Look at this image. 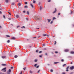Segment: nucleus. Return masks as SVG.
<instances>
[{"mask_svg":"<svg viewBox=\"0 0 74 74\" xmlns=\"http://www.w3.org/2000/svg\"><path fill=\"white\" fill-rule=\"evenodd\" d=\"M16 17L17 18H19V15H16Z\"/></svg>","mask_w":74,"mask_h":74,"instance_id":"nucleus-23","label":"nucleus"},{"mask_svg":"<svg viewBox=\"0 0 74 74\" xmlns=\"http://www.w3.org/2000/svg\"><path fill=\"white\" fill-rule=\"evenodd\" d=\"M2 74V73H0V74Z\"/></svg>","mask_w":74,"mask_h":74,"instance_id":"nucleus-64","label":"nucleus"},{"mask_svg":"<svg viewBox=\"0 0 74 74\" xmlns=\"http://www.w3.org/2000/svg\"><path fill=\"white\" fill-rule=\"evenodd\" d=\"M40 70H39L38 71V73H39V72H40Z\"/></svg>","mask_w":74,"mask_h":74,"instance_id":"nucleus-50","label":"nucleus"},{"mask_svg":"<svg viewBox=\"0 0 74 74\" xmlns=\"http://www.w3.org/2000/svg\"><path fill=\"white\" fill-rule=\"evenodd\" d=\"M56 41H55L54 45H56Z\"/></svg>","mask_w":74,"mask_h":74,"instance_id":"nucleus-41","label":"nucleus"},{"mask_svg":"<svg viewBox=\"0 0 74 74\" xmlns=\"http://www.w3.org/2000/svg\"><path fill=\"white\" fill-rule=\"evenodd\" d=\"M37 62V60L36 59L34 60L35 62Z\"/></svg>","mask_w":74,"mask_h":74,"instance_id":"nucleus-24","label":"nucleus"},{"mask_svg":"<svg viewBox=\"0 0 74 74\" xmlns=\"http://www.w3.org/2000/svg\"><path fill=\"white\" fill-rule=\"evenodd\" d=\"M11 69H13V67L12 66V67H11Z\"/></svg>","mask_w":74,"mask_h":74,"instance_id":"nucleus-53","label":"nucleus"},{"mask_svg":"<svg viewBox=\"0 0 74 74\" xmlns=\"http://www.w3.org/2000/svg\"><path fill=\"white\" fill-rule=\"evenodd\" d=\"M51 19H47V21H48V22L49 23V22H50V21H51Z\"/></svg>","mask_w":74,"mask_h":74,"instance_id":"nucleus-14","label":"nucleus"},{"mask_svg":"<svg viewBox=\"0 0 74 74\" xmlns=\"http://www.w3.org/2000/svg\"><path fill=\"white\" fill-rule=\"evenodd\" d=\"M6 37H10V36H9V35H6Z\"/></svg>","mask_w":74,"mask_h":74,"instance_id":"nucleus-39","label":"nucleus"},{"mask_svg":"<svg viewBox=\"0 0 74 74\" xmlns=\"http://www.w3.org/2000/svg\"><path fill=\"white\" fill-rule=\"evenodd\" d=\"M21 28L22 29H23V28H24V29H25V27L24 26H23V27H21Z\"/></svg>","mask_w":74,"mask_h":74,"instance_id":"nucleus-16","label":"nucleus"},{"mask_svg":"<svg viewBox=\"0 0 74 74\" xmlns=\"http://www.w3.org/2000/svg\"><path fill=\"white\" fill-rule=\"evenodd\" d=\"M27 14L28 15H29V11L27 12Z\"/></svg>","mask_w":74,"mask_h":74,"instance_id":"nucleus-28","label":"nucleus"},{"mask_svg":"<svg viewBox=\"0 0 74 74\" xmlns=\"http://www.w3.org/2000/svg\"><path fill=\"white\" fill-rule=\"evenodd\" d=\"M46 36H47V37H49V35H47Z\"/></svg>","mask_w":74,"mask_h":74,"instance_id":"nucleus-60","label":"nucleus"},{"mask_svg":"<svg viewBox=\"0 0 74 74\" xmlns=\"http://www.w3.org/2000/svg\"><path fill=\"white\" fill-rule=\"evenodd\" d=\"M5 2H6V3H8V0H6L5 1Z\"/></svg>","mask_w":74,"mask_h":74,"instance_id":"nucleus-17","label":"nucleus"},{"mask_svg":"<svg viewBox=\"0 0 74 74\" xmlns=\"http://www.w3.org/2000/svg\"><path fill=\"white\" fill-rule=\"evenodd\" d=\"M3 17L4 19H5V16L4 15H3Z\"/></svg>","mask_w":74,"mask_h":74,"instance_id":"nucleus-26","label":"nucleus"},{"mask_svg":"<svg viewBox=\"0 0 74 74\" xmlns=\"http://www.w3.org/2000/svg\"><path fill=\"white\" fill-rule=\"evenodd\" d=\"M58 15H60V13H58Z\"/></svg>","mask_w":74,"mask_h":74,"instance_id":"nucleus-45","label":"nucleus"},{"mask_svg":"<svg viewBox=\"0 0 74 74\" xmlns=\"http://www.w3.org/2000/svg\"><path fill=\"white\" fill-rule=\"evenodd\" d=\"M15 38L14 37H13L11 39H12V40H15Z\"/></svg>","mask_w":74,"mask_h":74,"instance_id":"nucleus-9","label":"nucleus"},{"mask_svg":"<svg viewBox=\"0 0 74 74\" xmlns=\"http://www.w3.org/2000/svg\"><path fill=\"white\" fill-rule=\"evenodd\" d=\"M73 72H71L70 73H69V74H73Z\"/></svg>","mask_w":74,"mask_h":74,"instance_id":"nucleus-46","label":"nucleus"},{"mask_svg":"<svg viewBox=\"0 0 74 74\" xmlns=\"http://www.w3.org/2000/svg\"><path fill=\"white\" fill-rule=\"evenodd\" d=\"M23 13H25V12H26V11L25 10L23 11Z\"/></svg>","mask_w":74,"mask_h":74,"instance_id":"nucleus-49","label":"nucleus"},{"mask_svg":"<svg viewBox=\"0 0 74 74\" xmlns=\"http://www.w3.org/2000/svg\"><path fill=\"white\" fill-rule=\"evenodd\" d=\"M45 55H47V53H45Z\"/></svg>","mask_w":74,"mask_h":74,"instance_id":"nucleus-63","label":"nucleus"},{"mask_svg":"<svg viewBox=\"0 0 74 74\" xmlns=\"http://www.w3.org/2000/svg\"><path fill=\"white\" fill-rule=\"evenodd\" d=\"M65 66H66V64H64L62 66L63 67H64Z\"/></svg>","mask_w":74,"mask_h":74,"instance_id":"nucleus-25","label":"nucleus"},{"mask_svg":"<svg viewBox=\"0 0 74 74\" xmlns=\"http://www.w3.org/2000/svg\"><path fill=\"white\" fill-rule=\"evenodd\" d=\"M70 70H74V66H71V67L70 68Z\"/></svg>","mask_w":74,"mask_h":74,"instance_id":"nucleus-2","label":"nucleus"},{"mask_svg":"<svg viewBox=\"0 0 74 74\" xmlns=\"http://www.w3.org/2000/svg\"><path fill=\"white\" fill-rule=\"evenodd\" d=\"M47 49H44V50H46Z\"/></svg>","mask_w":74,"mask_h":74,"instance_id":"nucleus-62","label":"nucleus"},{"mask_svg":"<svg viewBox=\"0 0 74 74\" xmlns=\"http://www.w3.org/2000/svg\"><path fill=\"white\" fill-rule=\"evenodd\" d=\"M14 58H18V56H17V55L15 56Z\"/></svg>","mask_w":74,"mask_h":74,"instance_id":"nucleus-15","label":"nucleus"},{"mask_svg":"<svg viewBox=\"0 0 74 74\" xmlns=\"http://www.w3.org/2000/svg\"><path fill=\"white\" fill-rule=\"evenodd\" d=\"M56 12V9L55 8V10L53 12V14H55Z\"/></svg>","mask_w":74,"mask_h":74,"instance_id":"nucleus-5","label":"nucleus"},{"mask_svg":"<svg viewBox=\"0 0 74 74\" xmlns=\"http://www.w3.org/2000/svg\"><path fill=\"white\" fill-rule=\"evenodd\" d=\"M69 66H68V67H67V68H66V71H69Z\"/></svg>","mask_w":74,"mask_h":74,"instance_id":"nucleus-4","label":"nucleus"},{"mask_svg":"<svg viewBox=\"0 0 74 74\" xmlns=\"http://www.w3.org/2000/svg\"><path fill=\"white\" fill-rule=\"evenodd\" d=\"M8 72L11 73V69H9Z\"/></svg>","mask_w":74,"mask_h":74,"instance_id":"nucleus-12","label":"nucleus"},{"mask_svg":"<svg viewBox=\"0 0 74 74\" xmlns=\"http://www.w3.org/2000/svg\"><path fill=\"white\" fill-rule=\"evenodd\" d=\"M38 20H40V18H37Z\"/></svg>","mask_w":74,"mask_h":74,"instance_id":"nucleus-59","label":"nucleus"},{"mask_svg":"<svg viewBox=\"0 0 74 74\" xmlns=\"http://www.w3.org/2000/svg\"><path fill=\"white\" fill-rule=\"evenodd\" d=\"M22 74V71H21V72L19 73V74Z\"/></svg>","mask_w":74,"mask_h":74,"instance_id":"nucleus-52","label":"nucleus"},{"mask_svg":"<svg viewBox=\"0 0 74 74\" xmlns=\"http://www.w3.org/2000/svg\"><path fill=\"white\" fill-rule=\"evenodd\" d=\"M12 5H15V3H12Z\"/></svg>","mask_w":74,"mask_h":74,"instance_id":"nucleus-31","label":"nucleus"},{"mask_svg":"<svg viewBox=\"0 0 74 74\" xmlns=\"http://www.w3.org/2000/svg\"><path fill=\"white\" fill-rule=\"evenodd\" d=\"M24 8H28V6L27 5H26L24 6Z\"/></svg>","mask_w":74,"mask_h":74,"instance_id":"nucleus-10","label":"nucleus"},{"mask_svg":"<svg viewBox=\"0 0 74 74\" xmlns=\"http://www.w3.org/2000/svg\"><path fill=\"white\" fill-rule=\"evenodd\" d=\"M53 23V21H52L50 22V24H52Z\"/></svg>","mask_w":74,"mask_h":74,"instance_id":"nucleus-44","label":"nucleus"},{"mask_svg":"<svg viewBox=\"0 0 74 74\" xmlns=\"http://www.w3.org/2000/svg\"><path fill=\"white\" fill-rule=\"evenodd\" d=\"M62 74H66V73L63 72L62 73Z\"/></svg>","mask_w":74,"mask_h":74,"instance_id":"nucleus-51","label":"nucleus"},{"mask_svg":"<svg viewBox=\"0 0 74 74\" xmlns=\"http://www.w3.org/2000/svg\"><path fill=\"white\" fill-rule=\"evenodd\" d=\"M2 58V59H4V58H6V56H3L1 57Z\"/></svg>","mask_w":74,"mask_h":74,"instance_id":"nucleus-6","label":"nucleus"},{"mask_svg":"<svg viewBox=\"0 0 74 74\" xmlns=\"http://www.w3.org/2000/svg\"><path fill=\"white\" fill-rule=\"evenodd\" d=\"M11 74V72H10L8 71L7 72V74Z\"/></svg>","mask_w":74,"mask_h":74,"instance_id":"nucleus-18","label":"nucleus"},{"mask_svg":"<svg viewBox=\"0 0 74 74\" xmlns=\"http://www.w3.org/2000/svg\"><path fill=\"white\" fill-rule=\"evenodd\" d=\"M50 71L51 72H52L53 71V69H51V70H50Z\"/></svg>","mask_w":74,"mask_h":74,"instance_id":"nucleus-22","label":"nucleus"},{"mask_svg":"<svg viewBox=\"0 0 74 74\" xmlns=\"http://www.w3.org/2000/svg\"><path fill=\"white\" fill-rule=\"evenodd\" d=\"M57 63H59V62H54V64H57Z\"/></svg>","mask_w":74,"mask_h":74,"instance_id":"nucleus-19","label":"nucleus"},{"mask_svg":"<svg viewBox=\"0 0 74 74\" xmlns=\"http://www.w3.org/2000/svg\"><path fill=\"white\" fill-rule=\"evenodd\" d=\"M1 27H2L0 25V29H1Z\"/></svg>","mask_w":74,"mask_h":74,"instance_id":"nucleus-58","label":"nucleus"},{"mask_svg":"<svg viewBox=\"0 0 74 74\" xmlns=\"http://www.w3.org/2000/svg\"><path fill=\"white\" fill-rule=\"evenodd\" d=\"M42 53V51H40L39 52V53Z\"/></svg>","mask_w":74,"mask_h":74,"instance_id":"nucleus-38","label":"nucleus"},{"mask_svg":"<svg viewBox=\"0 0 74 74\" xmlns=\"http://www.w3.org/2000/svg\"><path fill=\"white\" fill-rule=\"evenodd\" d=\"M17 28H18V27H19V26H17Z\"/></svg>","mask_w":74,"mask_h":74,"instance_id":"nucleus-55","label":"nucleus"},{"mask_svg":"<svg viewBox=\"0 0 74 74\" xmlns=\"http://www.w3.org/2000/svg\"><path fill=\"white\" fill-rule=\"evenodd\" d=\"M71 54H74V52L73 51H71L70 52Z\"/></svg>","mask_w":74,"mask_h":74,"instance_id":"nucleus-11","label":"nucleus"},{"mask_svg":"<svg viewBox=\"0 0 74 74\" xmlns=\"http://www.w3.org/2000/svg\"><path fill=\"white\" fill-rule=\"evenodd\" d=\"M64 51L66 52H69V49H65Z\"/></svg>","mask_w":74,"mask_h":74,"instance_id":"nucleus-3","label":"nucleus"},{"mask_svg":"<svg viewBox=\"0 0 74 74\" xmlns=\"http://www.w3.org/2000/svg\"><path fill=\"white\" fill-rule=\"evenodd\" d=\"M38 50H37L36 51V52H37H37H38Z\"/></svg>","mask_w":74,"mask_h":74,"instance_id":"nucleus-48","label":"nucleus"},{"mask_svg":"<svg viewBox=\"0 0 74 74\" xmlns=\"http://www.w3.org/2000/svg\"><path fill=\"white\" fill-rule=\"evenodd\" d=\"M33 3H36V1H33Z\"/></svg>","mask_w":74,"mask_h":74,"instance_id":"nucleus-34","label":"nucleus"},{"mask_svg":"<svg viewBox=\"0 0 74 74\" xmlns=\"http://www.w3.org/2000/svg\"><path fill=\"white\" fill-rule=\"evenodd\" d=\"M61 61L62 62H64V60L63 59L61 60Z\"/></svg>","mask_w":74,"mask_h":74,"instance_id":"nucleus-47","label":"nucleus"},{"mask_svg":"<svg viewBox=\"0 0 74 74\" xmlns=\"http://www.w3.org/2000/svg\"><path fill=\"white\" fill-rule=\"evenodd\" d=\"M6 69L7 68L6 67H5L3 69H2L1 70V71H3V72H6V71H7V70H6Z\"/></svg>","mask_w":74,"mask_h":74,"instance_id":"nucleus-1","label":"nucleus"},{"mask_svg":"<svg viewBox=\"0 0 74 74\" xmlns=\"http://www.w3.org/2000/svg\"><path fill=\"white\" fill-rule=\"evenodd\" d=\"M8 19H9V20H11V19L10 18H8Z\"/></svg>","mask_w":74,"mask_h":74,"instance_id":"nucleus-36","label":"nucleus"},{"mask_svg":"<svg viewBox=\"0 0 74 74\" xmlns=\"http://www.w3.org/2000/svg\"><path fill=\"white\" fill-rule=\"evenodd\" d=\"M53 20H54V19H56V18H55V17H53Z\"/></svg>","mask_w":74,"mask_h":74,"instance_id":"nucleus-40","label":"nucleus"},{"mask_svg":"<svg viewBox=\"0 0 74 74\" xmlns=\"http://www.w3.org/2000/svg\"><path fill=\"white\" fill-rule=\"evenodd\" d=\"M51 0H48V2L49 3V2H51Z\"/></svg>","mask_w":74,"mask_h":74,"instance_id":"nucleus-42","label":"nucleus"},{"mask_svg":"<svg viewBox=\"0 0 74 74\" xmlns=\"http://www.w3.org/2000/svg\"><path fill=\"white\" fill-rule=\"evenodd\" d=\"M37 65V64H36L34 65V67H36V66Z\"/></svg>","mask_w":74,"mask_h":74,"instance_id":"nucleus-29","label":"nucleus"},{"mask_svg":"<svg viewBox=\"0 0 74 74\" xmlns=\"http://www.w3.org/2000/svg\"><path fill=\"white\" fill-rule=\"evenodd\" d=\"M30 5H31V6L32 7V8H33V5L32 4H31Z\"/></svg>","mask_w":74,"mask_h":74,"instance_id":"nucleus-21","label":"nucleus"},{"mask_svg":"<svg viewBox=\"0 0 74 74\" xmlns=\"http://www.w3.org/2000/svg\"><path fill=\"white\" fill-rule=\"evenodd\" d=\"M40 11L42 9V6H40Z\"/></svg>","mask_w":74,"mask_h":74,"instance_id":"nucleus-8","label":"nucleus"},{"mask_svg":"<svg viewBox=\"0 0 74 74\" xmlns=\"http://www.w3.org/2000/svg\"><path fill=\"white\" fill-rule=\"evenodd\" d=\"M38 67H39V65H38V66H37L36 68L37 69H38Z\"/></svg>","mask_w":74,"mask_h":74,"instance_id":"nucleus-37","label":"nucleus"},{"mask_svg":"<svg viewBox=\"0 0 74 74\" xmlns=\"http://www.w3.org/2000/svg\"><path fill=\"white\" fill-rule=\"evenodd\" d=\"M8 13H9V14H10V15H11V13H10V12H8Z\"/></svg>","mask_w":74,"mask_h":74,"instance_id":"nucleus-54","label":"nucleus"},{"mask_svg":"<svg viewBox=\"0 0 74 74\" xmlns=\"http://www.w3.org/2000/svg\"><path fill=\"white\" fill-rule=\"evenodd\" d=\"M10 42V40H8L7 41V42L8 43H9V42Z\"/></svg>","mask_w":74,"mask_h":74,"instance_id":"nucleus-27","label":"nucleus"},{"mask_svg":"<svg viewBox=\"0 0 74 74\" xmlns=\"http://www.w3.org/2000/svg\"><path fill=\"white\" fill-rule=\"evenodd\" d=\"M29 72H30V73H31V74H32V73H33V72H32L31 71H29Z\"/></svg>","mask_w":74,"mask_h":74,"instance_id":"nucleus-20","label":"nucleus"},{"mask_svg":"<svg viewBox=\"0 0 74 74\" xmlns=\"http://www.w3.org/2000/svg\"><path fill=\"white\" fill-rule=\"evenodd\" d=\"M42 55L41 56L40 55L39 56V57H40V58H42Z\"/></svg>","mask_w":74,"mask_h":74,"instance_id":"nucleus-32","label":"nucleus"},{"mask_svg":"<svg viewBox=\"0 0 74 74\" xmlns=\"http://www.w3.org/2000/svg\"><path fill=\"white\" fill-rule=\"evenodd\" d=\"M2 66H7V64H2Z\"/></svg>","mask_w":74,"mask_h":74,"instance_id":"nucleus-7","label":"nucleus"},{"mask_svg":"<svg viewBox=\"0 0 74 74\" xmlns=\"http://www.w3.org/2000/svg\"><path fill=\"white\" fill-rule=\"evenodd\" d=\"M18 6H19L21 5V3H18Z\"/></svg>","mask_w":74,"mask_h":74,"instance_id":"nucleus-13","label":"nucleus"},{"mask_svg":"<svg viewBox=\"0 0 74 74\" xmlns=\"http://www.w3.org/2000/svg\"><path fill=\"white\" fill-rule=\"evenodd\" d=\"M26 69V67H25L24 68H23V69L24 70H25V69Z\"/></svg>","mask_w":74,"mask_h":74,"instance_id":"nucleus-35","label":"nucleus"},{"mask_svg":"<svg viewBox=\"0 0 74 74\" xmlns=\"http://www.w3.org/2000/svg\"><path fill=\"white\" fill-rule=\"evenodd\" d=\"M25 4H27V2H26L25 3Z\"/></svg>","mask_w":74,"mask_h":74,"instance_id":"nucleus-33","label":"nucleus"},{"mask_svg":"<svg viewBox=\"0 0 74 74\" xmlns=\"http://www.w3.org/2000/svg\"><path fill=\"white\" fill-rule=\"evenodd\" d=\"M0 14H2V12L1 11H0Z\"/></svg>","mask_w":74,"mask_h":74,"instance_id":"nucleus-56","label":"nucleus"},{"mask_svg":"<svg viewBox=\"0 0 74 74\" xmlns=\"http://www.w3.org/2000/svg\"><path fill=\"white\" fill-rule=\"evenodd\" d=\"M43 36H44V37H45V36H47V34H43Z\"/></svg>","mask_w":74,"mask_h":74,"instance_id":"nucleus-30","label":"nucleus"},{"mask_svg":"<svg viewBox=\"0 0 74 74\" xmlns=\"http://www.w3.org/2000/svg\"><path fill=\"white\" fill-rule=\"evenodd\" d=\"M55 53H58V51H55Z\"/></svg>","mask_w":74,"mask_h":74,"instance_id":"nucleus-43","label":"nucleus"},{"mask_svg":"<svg viewBox=\"0 0 74 74\" xmlns=\"http://www.w3.org/2000/svg\"><path fill=\"white\" fill-rule=\"evenodd\" d=\"M43 46H45V44H43Z\"/></svg>","mask_w":74,"mask_h":74,"instance_id":"nucleus-61","label":"nucleus"},{"mask_svg":"<svg viewBox=\"0 0 74 74\" xmlns=\"http://www.w3.org/2000/svg\"><path fill=\"white\" fill-rule=\"evenodd\" d=\"M26 19L27 21H28V18H26Z\"/></svg>","mask_w":74,"mask_h":74,"instance_id":"nucleus-57","label":"nucleus"}]
</instances>
